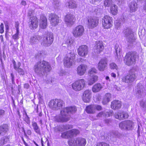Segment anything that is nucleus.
I'll return each instance as SVG.
<instances>
[{
	"instance_id": "f257e3e1",
	"label": "nucleus",
	"mask_w": 146,
	"mask_h": 146,
	"mask_svg": "<svg viewBox=\"0 0 146 146\" xmlns=\"http://www.w3.org/2000/svg\"><path fill=\"white\" fill-rule=\"evenodd\" d=\"M76 110V108L74 106L63 108L60 111V115L55 117V120L58 122H67L70 119V114L75 113Z\"/></svg>"
},
{
	"instance_id": "f03ea898",
	"label": "nucleus",
	"mask_w": 146,
	"mask_h": 146,
	"mask_svg": "<svg viewBox=\"0 0 146 146\" xmlns=\"http://www.w3.org/2000/svg\"><path fill=\"white\" fill-rule=\"evenodd\" d=\"M51 69V67L48 62L44 60L38 62L34 67L35 72L40 75H44L50 72Z\"/></svg>"
},
{
	"instance_id": "7ed1b4c3",
	"label": "nucleus",
	"mask_w": 146,
	"mask_h": 146,
	"mask_svg": "<svg viewBox=\"0 0 146 146\" xmlns=\"http://www.w3.org/2000/svg\"><path fill=\"white\" fill-rule=\"evenodd\" d=\"M137 57L136 52H129L127 53L125 56L124 61L127 65L129 66L135 64Z\"/></svg>"
},
{
	"instance_id": "20e7f679",
	"label": "nucleus",
	"mask_w": 146,
	"mask_h": 146,
	"mask_svg": "<svg viewBox=\"0 0 146 146\" xmlns=\"http://www.w3.org/2000/svg\"><path fill=\"white\" fill-rule=\"evenodd\" d=\"M64 104V101L60 99H54L50 101L48 103L49 107L53 110H56L61 108Z\"/></svg>"
},
{
	"instance_id": "39448f33",
	"label": "nucleus",
	"mask_w": 146,
	"mask_h": 146,
	"mask_svg": "<svg viewBox=\"0 0 146 146\" xmlns=\"http://www.w3.org/2000/svg\"><path fill=\"white\" fill-rule=\"evenodd\" d=\"M75 56L73 52L69 51L68 53L64 59V64L65 67H70L74 64L75 62Z\"/></svg>"
},
{
	"instance_id": "423d86ee",
	"label": "nucleus",
	"mask_w": 146,
	"mask_h": 146,
	"mask_svg": "<svg viewBox=\"0 0 146 146\" xmlns=\"http://www.w3.org/2000/svg\"><path fill=\"white\" fill-rule=\"evenodd\" d=\"M86 86V82L81 79L77 80L72 84L73 89L76 91H80L83 89Z\"/></svg>"
},
{
	"instance_id": "0eeeda50",
	"label": "nucleus",
	"mask_w": 146,
	"mask_h": 146,
	"mask_svg": "<svg viewBox=\"0 0 146 146\" xmlns=\"http://www.w3.org/2000/svg\"><path fill=\"white\" fill-rule=\"evenodd\" d=\"M53 39V34L51 33L48 32L44 37L41 44L44 46H49L52 43Z\"/></svg>"
},
{
	"instance_id": "6e6552de",
	"label": "nucleus",
	"mask_w": 146,
	"mask_h": 146,
	"mask_svg": "<svg viewBox=\"0 0 146 146\" xmlns=\"http://www.w3.org/2000/svg\"><path fill=\"white\" fill-rule=\"evenodd\" d=\"M136 76L132 70L129 71L128 74L122 78V81L126 83L132 82L135 79Z\"/></svg>"
},
{
	"instance_id": "1a4fd4ad",
	"label": "nucleus",
	"mask_w": 146,
	"mask_h": 146,
	"mask_svg": "<svg viewBox=\"0 0 146 146\" xmlns=\"http://www.w3.org/2000/svg\"><path fill=\"white\" fill-rule=\"evenodd\" d=\"M123 32L126 37L128 43L131 44L134 42L135 39L134 35L131 29H127L124 31Z\"/></svg>"
},
{
	"instance_id": "9d476101",
	"label": "nucleus",
	"mask_w": 146,
	"mask_h": 146,
	"mask_svg": "<svg viewBox=\"0 0 146 146\" xmlns=\"http://www.w3.org/2000/svg\"><path fill=\"white\" fill-rule=\"evenodd\" d=\"M84 32V27L79 25L73 29L72 33L73 36L76 38L80 37L83 34Z\"/></svg>"
},
{
	"instance_id": "9b49d317",
	"label": "nucleus",
	"mask_w": 146,
	"mask_h": 146,
	"mask_svg": "<svg viewBox=\"0 0 146 146\" xmlns=\"http://www.w3.org/2000/svg\"><path fill=\"white\" fill-rule=\"evenodd\" d=\"M112 18L108 15L105 16L102 19V23L104 28L108 29L112 26Z\"/></svg>"
},
{
	"instance_id": "f8f14e48",
	"label": "nucleus",
	"mask_w": 146,
	"mask_h": 146,
	"mask_svg": "<svg viewBox=\"0 0 146 146\" xmlns=\"http://www.w3.org/2000/svg\"><path fill=\"white\" fill-rule=\"evenodd\" d=\"M79 133V132L78 130L73 129L62 133L61 137L63 138H68L76 136Z\"/></svg>"
},
{
	"instance_id": "ddd939ff",
	"label": "nucleus",
	"mask_w": 146,
	"mask_h": 146,
	"mask_svg": "<svg viewBox=\"0 0 146 146\" xmlns=\"http://www.w3.org/2000/svg\"><path fill=\"white\" fill-rule=\"evenodd\" d=\"M64 20L68 26L70 27L74 23L75 19L74 15L71 14H68L65 17Z\"/></svg>"
},
{
	"instance_id": "4468645a",
	"label": "nucleus",
	"mask_w": 146,
	"mask_h": 146,
	"mask_svg": "<svg viewBox=\"0 0 146 146\" xmlns=\"http://www.w3.org/2000/svg\"><path fill=\"white\" fill-rule=\"evenodd\" d=\"M88 26L92 29L96 27L98 24V19L95 17H90L88 19Z\"/></svg>"
},
{
	"instance_id": "2eb2a0df",
	"label": "nucleus",
	"mask_w": 146,
	"mask_h": 146,
	"mask_svg": "<svg viewBox=\"0 0 146 146\" xmlns=\"http://www.w3.org/2000/svg\"><path fill=\"white\" fill-rule=\"evenodd\" d=\"M49 19L53 26L56 25L60 21L59 17L55 14L51 13L50 14Z\"/></svg>"
},
{
	"instance_id": "dca6fc26",
	"label": "nucleus",
	"mask_w": 146,
	"mask_h": 146,
	"mask_svg": "<svg viewBox=\"0 0 146 146\" xmlns=\"http://www.w3.org/2000/svg\"><path fill=\"white\" fill-rule=\"evenodd\" d=\"M29 26L31 29H36L38 25V20L36 17L33 16L29 18Z\"/></svg>"
},
{
	"instance_id": "f3484780",
	"label": "nucleus",
	"mask_w": 146,
	"mask_h": 146,
	"mask_svg": "<svg viewBox=\"0 0 146 146\" xmlns=\"http://www.w3.org/2000/svg\"><path fill=\"white\" fill-rule=\"evenodd\" d=\"M107 60L106 58L102 59L98 65V68L101 71H104L107 67Z\"/></svg>"
},
{
	"instance_id": "a211bd4d",
	"label": "nucleus",
	"mask_w": 146,
	"mask_h": 146,
	"mask_svg": "<svg viewBox=\"0 0 146 146\" xmlns=\"http://www.w3.org/2000/svg\"><path fill=\"white\" fill-rule=\"evenodd\" d=\"M144 88L143 86L141 83H139L137 85L136 90V95L138 98L141 97L142 95L144 94Z\"/></svg>"
},
{
	"instance_id": "6ab92c4d",
	"label": "nucleus",
	"mask_w": 146,
	"mask_h": 146,
	"mask_svg": "<svg viewBox=\"0 0 146 146\" xmlns=\"http://www.w3.org/2000/svg\"><path fill=\"white\" fill-rule=\"evenodd\" d=\"M78 54L81 56H86L88 52V47L86 45H82L80 46L78 50Z\"/></svg>"
},
{
	"instance_id": "aec40b11",
	"label": "nucleus",
	"mask_w": 146,
	"mask_h": 146,
	"mask_svg": "<svg viewBox=\"0 0 146 146\" xmlns=\"http://www.w3.org/2000/svg\"><path fill=\"white\" fill-rule=\"evenodd\" d=\"M92 97V92L90 90H86L83 93L82 99L86 103L89 102Z\"/></svg>"
},
{
	"instance_id": "412c9836",
	"label": "nucleus",
	"mask_w": 146,
	"mask_h": 146,
	"mask_svg": "<svg viewBox=\"0 0 146 146\" xmlns=\"http://www.w3.org/2000/svg\"><path fill=\"white\" fill-rule=\"evenodd\" d=\"M104 49V46L102 41L96 42V45L94 47V51L97 54L100 53Z\"/></svg>"
},
{
	"instance_id": "4be33fe9",
	"label": "nucleus",
	"mask_w": 146,
	"mask_h": 146,
	"mask_svg": "<svg viewBox=\"0 0 146 146\" xmlns=\"http://www.w3.org/2000/svg\"><path fill=\"white\" fill-rule=\"evenodd\" d=\"M113 113V111H102L96 115V118L94 119H97L100 118H103L105 117H108L111 115Z\"/></svg>"
},
{
	"instance_id": "5701e85b",
	"label": "nucleus",
	"mask_w": 146,
	"mask_h": 146,
	"mask_svg": "<svg viewBox=\"0 0 146 146\" xmlns=\"http://www.w3.org/2000/svg\"><path fill=\"white\" fill-rule=\"evenodd\" d=\"M117 119L121 120L128 118V115L127 113L123 112H119L115 113L114 115Z\"/></svg>"
},
{
	"instance_id": "b1692460",
	"label": "nucleus",
	"mask_w": 146,
	"mask_h": 146,
	"mask_svg": "<svg viewBox=\"0 0 146 146\" xmlns=\"http://www.w3.org/2000/svg\"><path fill=\"white\" fill-rule=\"evenodd\" d=\"M87 68V66L84 64H81L78 66L77 70L78 74L80 76L83 75L85 73Z\"/></svg>"
},
{
	"instance_id": "393cba45",
	"label": "nucleus",
	"mask_w": 146,
	"mask_h": 146,
	"mask_svg": "<svg viewBox=\"0 0 146 146\" xmlns=\"http://www.w3.org/2000/svg\"><path fill=\"white\" fill-rule=\"evenodd\" d=\"M42 38V37L37 35H33L30 38L29 42L32 44L38 43Z\"/></svg>"
},
{
	"instance_id": "a878e982",
	"label": "nucleus",
	"mask_w": 146,
	"mask_h": 146,
	"mask_svg": "<svg viewBox=\"0 0 146 146\" xmlns=\"http://www.w3.org/2000/svg\"><path fill=\"white\" fill-rule=\"evenodd\" d=\"M47 26V19L46 17L42 15L40 17V27L42 29H45Z\"/></svg>"
},
{
	"instance_id": "bb28decb",
	"label": "nucleus",
	"mask_w": 146,
	"mask_h": 146,
	"mask_svg": "<svg viewBox=\"0 0 146 146\" xmlns=\"http://www.w3.org/2000/svg\"><path fill=\"white\" fill-rule=\"evenodd\" d=\"M111 108L114 110L118 109L120 108L121 106L120 101L119 100H114L111 102Z\"/></svg>"
},
{
	"instance_id": "cd10ccee",
	"label": "nucleus",
	"mask_w": 146,
	"mask_h": 146,
	"mask_svg": "<svg viewBox=\"0 0 146 146\" xmlns=\"http://www.w3.org/2000/svg\"><path fill=\"white\" fill-rule=\"evenodd\" d=\"M129 7L131 12H135L138 8L137 5L136 1L134 0L130 3L129 4Z\"/></svg>"
},
{
	"instance_id": "c85d7f7f",
	"label": "nucleus",
	"mask_w": 146,
	"mask_h": 146,
	"mask_svg": "<svg viewBox=\"0 0 146 146\" xmlns=\"http://www.w3.org/2000/svg\"><path fill=\"white\" fill-rule=\"evenodd\" d=\"M8 127L7 124H4L0 126V134L3 135L8 131Z\"/></svg>"
},
{
	"instance_id": "c756f323",
	"label": "nucleus",
	"mask_w": 146,
	"mask_h": 146,
	"mask_svg": "<svg viewBox=\"0 0 146 146\" xmlns=\"http://www.w3.org/2000/svg\"><path fill=\"white\" fill-rule=\"evenodd\" d=\"M111 96L110 93H107L105 95L103 100L102 103L104 105H106L110 101V99L111 98Z\"/></svg>"
},
{
	"instance_id": "7c9ffc66",
	"label": "nucleus",
	"mask_w": 146,
	"mask_h": 146,
	"mask_svg": "<svg viewBox=\"0 0 146 146\" xmlns=\"http://www.w3.org/2000/svg\"><path fill=\"white\" fill-rule=\"evenodd\" d=\"M77 146H85L86 144V140L84 138H78L77 139Z\"/></svg>"
},
{
	"instance_id": "2f4dec72",
	"label": "nucleus",
	"mask_w": 146,
	"mask_h": 146,
	"mask_svg": "<svg viewBox=\"0 0 146 146\" xmlns=\"http://www.w3.org/2000/svg\"><path fill=\"white\" fill-rule=\"evenodd\" d=\"M102 88V86L100 84H97L93 87L92 91L94 92H97L100 90Z\"/></svg>"
},
{
	"instance_id": "473e14b6",
	"label": "nucleus",
	"mask_w": 146,
	"mask_h": 146,
	"mask_svg": "<svg viewBox=\"0 0 146 146\" xmlns=\"http://www.w3.org/2000/svg\"><path fill=\"white\" fill-rule=\"evenodd\" d=\"M86 110L88 113H94L95 112L93 105L87 106L86 107Z\"/></svg>"
},
{
	"instance_id": "72a5a7b5",
	"label": "nucleus",
	"mask_w": 146,
	"mask_h": 146,
	"mask_svg": "<svg viewBox=\"0 0 146 146\" xmlns=\"http://www.w3.org/2000/svg\"><path fill=\"white\" fill-rule=\"evenodd\" d=\"M127 130H132L134 128V123L131 121H126Z\"/></svg>"
},
{
	"instance_id": "f704fd0d",
	"label": "nucleus",
	"mask_w": 146,
	"mask_h": 146,
	"mask_svg": "<svg viewBox=\"0 0 146 146\" xmlns=\"http://www.w3.org/2000/svg\"><path fill=\"white\" fill-rule=\"evenodd\" d=\"M32 125L35 131L37 133L40 134V129L37 123L35 122H32Z\"/></svg>"
},
{
	"instance_id": "c9c22d12",
	"label": "nucleus",
	"mask_w": 146,
	"mask_h": 146,
	"mask_svg": "<svg viewBox=\"0 0 146 146\" xmlns=\"http://www.w3.org/2000/svg\"><path fill=\"white\" fill-rule=\"evenodd\" d=\"M111 7L110 9L111 13L113 15H116L118 11L117 6L113 4Z\"/></svg>"
},
{
	"instance_id": "e433bc0d",
	"label": "nucleus",
	"mask_w": 146,
	"mask_h": 146,
	"mask_svg": "<svg viewBox=\"0 0 146 146\" xmlns=\"http://www.w3.org/2000/svg\"><path fill=\"white\" fill-rule=\"evenodd\" d=\"M66 5L69 8L74 9L76 8L77 7V5L76 3L72 1H70L66 3Z\"/></svg>"
},
{
	"instance_id": "4c0bfd02",
	"label": "nucleus",
	"mask_w": 146,
	"mask_h": 146,
	"mask_svg": "<svg viewBox=\"0 0 146 146\" xmlns=\"http://www.w3.org/2000/svg\"><path fill=\"white\" fill-rule=\"evenodd\" d=\"M98 78L97 76L93 75L92 77L88 80V84L90 85H92L97 80Z\"/></svg>"
},
{
	"instance_id": "58836bf2",
	"label": "nucleus",
	"mask_w": 146,
	"mask_h": 146,
	"mask_svg": "<svg viewBox=\"0 0 146 146\" xmlns=\"http://www.w3.org/2000/svg\"><path fill=\"white\" fill-rule=\"evenodd\" d=\"M68 143L69 146H77V139H70L68 141Z\"/></svg>"
},
{
	"instance_id": "ea45409f",
	"label": "nucleus",
	"mask_w": 146,
	"mask_h": 146,
	"mask_svg": "<svg viewBox=\"0 0 146 146\" xmlns=\"http://www.w3.org/2000/svg\"><path fill=\"white\" fill-rule=\"evenodd\" d=\"M9 140V138L7 136L3 137L1 138L0 140V146H2L5 144Z\"/></svg>"
},
{
	"instance_id": "a19ab883",
	"label": "nucleus",
	"mask_w": 146,
	"mask_h": 146,
	"mask_svg": "<svg viewBox=\"0 0 146 146\" xmlns=\"http://www.w3.org/2000/svg\"><path fill=\"white\" fill-rule=\"evenodd\" d=\"M119 127L122 130H127L126 121L120 122L119 124Z\"/></svg>"
},
{
	"instance_id": "79ce46f5",
	"label": "nucleus",
	"mask_w": 146,
	"mask_h": 146,
	"mask_svg": "<svg viewBox=\"0 0 146 146\" xmlns=\"http://www.w3.org/2000/svg\"><path fill=\"white\" fill-rule=\"evenodd\" d=\"M113 3L112 0H105L104 4L105 6L109 7L113 5Z\"/></svg>"
},
{
	"instance_id": "37998d69",
	"label": "nucleus",
	"mask_w": 146,
	"mask_h": 146,
	"mask_svg": "<svg viewBox=\"0 0 146 146\" xmlns=\"http://www.w3.org/2000/svg\"><path fill=\"white\" fill-rule=\"evenodd\" d=\"M121 23L119 20H116L115 22V28L117 29H119L121 26Z\"/></svg>"
},
{
	"instance_id": "c03bdc74",
	"label": "nucleus",
	"mask_w": 146,
	"mask_h": 146,
	"mask_svg": "<svg viewBox=\"0 0 146 146\" xmlns=\"http://www.w3.org/2000/svg\"><path fill=\"white\" fill-rule=\"evenodd\" d=\"M97 70L95 68H92L90 70L89 72V76H92L93 73H96Z\"/></svg>"
},
{
	"instance_id": "a18cd8bd",
	"label": "nucleus",
	"mask_w": 146,
	"mask_h": 146,
	"mask_svg": "<svg viewBox=\"0 0 146 146\" xmlns=\"http://www.w3.org/2000/svg\"><path fill=\"white\" fill-rule=\"evenodd\" d=\"M25 117L24 120L25 121L27 124H30V118L27 115L26 113H25Z\"/></svg>"
},
{
	"instance_id": "49530a36",
	"label": "nucleus",
	"mask_w": 146,
	"mask_h": 146,
	"mask_svg": "<svg viewBox=\"0 0 146 146\" xmlns=\"http://www.w3.org/2000/svg\"><path fill=\"white\" fill-rule=\"evenodd\" d=\"M110 68L111 69H115L117 70L118 69V67L116 64L114 63H111L110 64Z\"/></svg>"
},
{
	"instance_id": "de8ad7c7",
	"label": "nucleus",
	"mask_w": 146,
	"mask_h": 146,
	"mask_svg": "<svg viewBox=\"0 0 146 146\" xmlns=\"http://www.w3.org/2000/svg\"><path fill=\"white\" fill-rule=\"evenodd\" d=\"M116 55L117 56L118 54H119L121 52V50L118 45L116 44L115 47Z\"/></svg>"
},
{
	"instance_id": "09e8293b",
	"label": "nucleus",
	"mask_w": 146,
	"mask_h": 146,
	"mask_svg": "<svg viewBox=\"0 0 146 146\" xmlns=\"http://www.w3.org/2000/svg\"><path fill=\"white\" fill-rule=\"evenodd\" d=\"M140 104L141 106L143 109L146 110V101H141L140 103Z\"/></svg>"
},
{
	"instance_id": "8fccbe9b",
	"label": "nucleus",
	"mask_w": 146,
	"mask_h": 146,
	"mask_svg": "<svg viewBox=\"0 0 146 146\" xmlns=\"http://www.w3.org/2000/svg\"><path fill=\"white\" fill-rule=\"evenodd\" d=\"M96 146H110V145L106 143L102 142L98 143Z\"/></svg>"
},
{
	"instance_id": "3c124183",
	"label": "nucleus",
	"mask_w": 146,
	"mask_h": 146,
	"mask_svg": "<svg viewBox=\"0 0 146 146\" xmlns=\"http://www.w3.org/2000/svg\"><path fill=\"white\" fill-rule=\"evenodd\" d=\"M15 70L17 71L18 72L20 75H24L25 74V72L23 69L19 68Z\"/></svg>"
},
{
	"instance_id": "603ef678",
	"label": "nucleus",
	"mask_w": 146,
	"mask_h": 146,
	"mask_svg": "<svg viewBox=\"0 0 146 146\" xmlns=\"http://www.w3.org/2000/svg\"><path fill=\"white\" fill-rule=\"evenodd\" d=\"M93 105L95 111L96 110H100L102 109V107L98 105Z\"/></svg>"
},
{
	"instance_id": "864d4df0",
	"label": "nucleus",
	"mask_w": 146,
	"mask_h": 146,
	"mask_svg": "<svg viewBox=\"0 0 146 146\" xmlns=\"http://www.w3.org/2000/svg\"><path fill=\"white\" fill-rule=\"evenodd\" d=\"M62 127L60 126L56 127L54 128V131L56 132L62 131Z\"/></svg>"
},
{
	"instance_id": "5fc2aeb1",
	"label": "nucleus",
	"mask_w": 146,
	"mask_h": 146,
	"mask_svg": "<svg viewBox=\"0 0 146 146\" xmlns=\"http://www.w3.org/2000/svg\"><path fill=\"white\" fill-rule=\"evenodd\" d=\"M63 126V128L66 130L70 129L72 128V126L68 124H66L65 125H64Z\"/></svg>"
},
{
	"instance_id": "6e6d98bb",
	"label": "nucleus",
	"mask_w": 146,
	"mask_h": 146,
	"mask_svg": "<svg viewBox=\"0 0 146 146\" xmlns=\"http://www.w3.org/2000/svg\"><path fill=\"white\" fill-rule=\"evenodd\" d=\"M10 77L12 80V84H15V76L14 74L12 73L11 74Z\"/></svg>"
},
{
	"instance_id": "4d7b16f0",
	"label": "nucleus",
	"mask_w": 146,
	"mask_h": 146,
	"mask_svg": "<svg viewBox=\"0 0 146 146\" xmlns=\"http://www.w3.org/2000/svg\"><path fill=\"white\" fill-rule=\"evenodd\" d=\"M19 31H17L16 33L13 36V38L14 39H18L19 38Z\"/></svg>"
},
{
	"instance_id": "13d9d810",
	"label": "nucleus",
	"mask_w": 146,
	"mask_h": 146,
	"mask_svg": "<svg viewBox=\"0 0 146 146\" xmlns=\"http://www.w3.org/2000/svg\"><path fill=\"white\" fill-rule=\"evenodd\" d=\"M33 11L32 10H29L28 12V16L31 17L32 15Z\"/></svg>"
},
{
	"instance_id": "bf43d9fd",
	"label": "nucleus",
	"mask_w": 146,
	"mask_h": 146,
	"mask_svg": "<svg viewBox=\"0 0 146 146\" xmlns=\"http://www.w3.org/2000/svg\"><path fill=\"white\" fill-rule=\"evenodd\" d=\"M77 62H84V60L82 58H78L77 59Z\"/></svg>"
},
{
	"instance_id": "052dcab7",
	"label": "nucleus",
	"mask_w": 146,
	"mask_h": 146,
	"mask_svg": "<svg viewBox=\"0 0 146 146\" xmlns=\"http://www.w3.org/2000/svg\"><path fill=\"white\" fill-rule=\"evenodd\" d=\"M19 23L18 22H16L15 24V27L16 28L17 31H19Z\"/></svg>"
},
{
	"instance_id": "680f3d73",
	"label": "nucleus",
	"mask_w": 146,
	"mask_h": 146,
	"mask_svg": "<svg viewBox=\"0 0 146 146\" xmlns=\"http://www.w3.org/2000/svg\"><path fill=\"white\" fill-rule=\"evenodd\" d=\"M5 111L2 110H0V117H2L5 114Z\"/></svg>"
},
{
	"instance_id": "e2e57ef3",
	"label": "nucleus",
	"mask_w": 146,
	"mask_h": 146,
	"mask_svg": "<svg viewBox=\"0 0 146 146\" xmlns=\"http://www.w3.org/2000/svg\"><path fill=\"white\" fill-rule=\"evenodd\" d=\"M30 86L28 84L26 83L24 84V88L27 89H29V88Z\"/></svg>"
},
{
	"instance_id": "0e129e2a",
	"label": "nucleus",
	"mask_w": 146,
	"mask_h": 146,
	"mask_svg": "<svg viewBox=\"0 0 146 146\" xmlns=\"http://www.w3.org/2000/svg\"><path fill=\"white\" fill-rule=\"evenodd\" d=\"M12 62L14 68L15 70V69H16L17 68L16 66H15L16 62L14 60H12Z\"/></svg>"
},
{
	"instance_id": "69168bd1",
	"label": "nucleus",
	"mask_w": 146,
	"mask_h": 146,
	"mask_svg": "<svg viewBox=\"0 0 146 146\" xmlns=\"http://www.w3.org/2000/svg\"><path fill=\"white\" fill-rule=\"evenodd\" d=\"M21 65V64L20 62H19L17 63V66H16V67H17V68H16V69H15V70H17V69H18V68H20L19 67Z\"/></svg>"
},
{
	"instance_id": "338daca9",
	"label": "nucleus",
	"mask_w": 146,
	"mask_h": 146,
	"mask_svg": "<svg viewBox=\"0 0 146 146\" xmlns=\"http://www.w3.org/2000/svg\"><path fill=\"white\" fill-rule=\"evenodd\" d=\"M71 41L70 40H67V46L68 47L69 46H70L71 45Z\"/></svg>"
},
{
	"instance_id": "774afa93",
	"label": "nucleus",
	"mask_w": 146,
	"mask_h": 146,
	"mask_svg": "<svg viewBox=\"0 0 146 146\" xmlns=\"http://www.w3.org/2000/svg\"><path fill=\"white\" fill-rule=\"evenodd\" d=\"M43 98V97L41 94H39L38 96V98L39 100H42Z\"/></svg>"
}]
</instances>
